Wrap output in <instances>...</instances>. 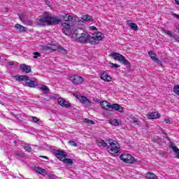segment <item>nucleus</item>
<instances>
[{
  "label": "nucleus",
  "instance_id": "1",
  "mask_svg": "<svg viewBox=\"0 0 179 179\" xmlns=\"http://www.w3.org/2000/svg\"><path fill=\"white\" fill-rule=\"evenodd\" d=\"M62 20L57 16H52L50 12H45L38 20L39 26H51L52 24H59Z\"/></svg>",
  "mask_w": 179,
  "mask_h": 179
},
{
  "label": "nucleus",
  "instance_id": "2",
  "mask_svg": "<svg viewBox=\"0 0 179 179\" xmlns=\"http://www.w3.org/2000/svg\"><path fill=\"white\" fill-rule=\"evenodd\" d=\"M73 38L75 39L78 43H80L81 44H87L89 43L90 44L91 36L87 33V31L83 30L82 28H76L74 29L73 33Z\"/></svg>",
  "mask_w": 179,
  "mask_h": 179
},
{
  "label": "nucleus",
  "instance_id": "3",
  "mask_svg": "<svg viewBox=\"0 0 179 179\" xmlns=\"http://www.w3.org/2000/svg\"><path fill=\"white\" fill-rule=\"evenodd\" d=\"M101 107L103 108V110H106V111H118V113H124V108L120 106L118 103H113L111 105L107 101H103L101 102Z\"/></svg>",
  "mask_w": 179,
  "mask_h": 179
},
{
  "label": "nucleus",
  "instance_id": "4",
  "mask_svg": "<svg viewBox=\"0 0 179 179\" xmlns=\"http://www.w3.org/2000/svg\"><path fill=\"white\" fill-rule=\"evenodd\" d=\"M107 142L110 145L107 148L108 153H110V155H120V144L111 138L108 139Z\"/></svg>",
  "mask_w": 179,
  "mask_h": 179
},
{
  "label": "nucleus",
  "instance_id": "5",
  "mask_svg": "<svg viewBox=\"0 0 179 179\" xmlns=\"http://www.w3.org/2000/svg\"><path fill=\"white\" fill-rule=\"evenodd\" d=\"M14 78L18 82L26 80L28 87H36L37 86V79L34 78L33 80H30L29 76H15Z\"/></svg>",
  "mask_w": 179,
  "mask_h": 179
},
{
  "label": "nucleus",
  "instance_id": "6",
  "mask_svg": "<svg viewBox=\"0 0 179 179\" xmlns=\"http://www.w3.org/2000/svg\"><path fill=\"white\" fill-rule=\"evenodd\" d=\"M110 57H112V58L114 59L115 61H119V62H122V64H124V65H125L127 68H131V62H129V61H128V59L125 58V56L117 52H115L113 53H111Z\"/></svg>",
  "mask_w": 179,
  "mask_h": 179
},
{
  "label": "nucleus",
  "instance_id": "7",
  "mask_svg": "<svg viewBox=\"0 0 179 179\" xmlns=\"http://www.w3.org/2000/svg\"><path fill=\"white\" fill-rule=\"evenodd\" d=\"M104 38V34L101 32L94 33L91 36L90 44L96 45L99 44V41H101Z\"/></svg>",
  "mask_w": 179,
  "mask_h": 179
},
{
  "label": "nucleus",
  "instance_id": "8",
  "mask_svg": "<svg viewBox=\"0 0 179 179\" xmlns=\"http://www.w3.org/2000/svg\"><path fill=\"white\" fill-rule=\"evenodd\" d=\"M63 29L62 31L66 36H73V31H75V27L73 24H71L68 22L62 23Z\"/></svg>",
  "mask_w": 179,
  "mask_h": 179
},
{
  "label": "nucleus",
  "instance_id": "9",
  "mask_svg": "<svg viewBox=\"0 0 179 179\" xmlns=\"http://www.w3.org/2000/svg\"><path fill=\"white\" fill-rule=\"evenodd\" d=\"M70 80L73 83V85H82L84 82V79L82 76L78 75L70 76Z\"/></svg>",
  "mask_w": 179,
  "mask_h": 179
},
{
  "label": "nucleus",
  "instance_id": "10",
  "mask_svg": "<svg viewBox=\"0 0 179 179\" xmlns=\"http://www.w3.org/2000/svg\"><path fill=\"white\" fill-rule=\"evenodd\" d=\"M55 156H56L57 159H59L60 162H63L64 159L66 158V156H68V154L62 150H58L55 152Z\"/></svg>",
  "mask_w": 179,
  "mask_h": 179
},
{
  "label": "nucleus",
  "instance_id": "11",
  "mask_svg": "<svg viewBox=\"0 0 179 179\" xmlns=\"http://www.w3.org/2000/svg\"><path fill=\"white\" fill-rule=\"evenodd\" d=\"M76 99L80 101V103H83V104H86L87 107H90L92 106V103L90 102V100L87 99V97L85 96H79L78 94L76 95Z\"/></svg>",
  "mask_w": 179,
  "mask_h": 179
},
{
  "label": "nucleus",
  "instance_id": "12",
  "mask_svg": "<svg viewBox=\"0 0 179 179\" xmlns=\"http://www.w3.org/2000/svg\"><path fill=\"white\" fill-rule=\"evenodd\" d=\"M148 55L152 59V61H155L159 66H163V63L162 61H160L157 57H156L157 55L154 51H150L148 52Z\"/></svg>",
  "mask_w": 179,
  "mask_h": 179
},
{
  "label": "nucleus",
  "instance_id": "13",
  "mask_svg": "<svg viewBox=\"0 0 179 179\" xmlns=\"http://www.w3.org/2000/svg\"><path fill=\"white\" fill-rule=\"evenodd\" d=\"M57 101L62 107H64L65 108H71V103L65 100L64 98H58Z\"/></svg>",
  "mask_w": 179,
  "mask_h": 179
},
{
  "label": "nucleus",
  "instance_id": "14",
  "mask_svg": "<svg viewBox=\"0 0 179 179\" xmlns=\"http://www.w3.org/2000/svg\"><path fill=\"white\" fill-rule=\"evenodd\" d=\"M100 78L101 80H104V82H111V76L107 73L106 71H103L100 74Z\"/></svg>",
  "mask_w": 179,
  "mask_h": 179
},
{
  "label": "nucleus",
  "instance_id": "15",
  "mask_svg": "<svg viewBox=\"0 0 179 179\" xmlns=\"http://www.w3.org/2000/svg\"><path fill=\"white\" fill-rule=\"evenodd\" d=\"M20 69L23 73H30L31 72V68L27 64H21Z\"/></svg>",
  "mask_w": 179,
  "mask_h": 179
},
{
  "label": "nucleus",
  "instance_id": "16",
  "mask_svg": "<svg viewBox=\"0 0 179 179\" xmlns=\"http://www.w3.org/2000/svg\"><path fill=\"white\" fill-rule=\"evenodd\" d=\"M159 117H161V115L157 112H152L147 114V118H148V120H157Z\"/></svg>",
  "mask_w": 179,
  "mask_h": 179
},
{
  "label": "nucleus",
  "instance_id": "17",
  "mask_svg": "<svg viewBox=\"0 0 179 179\" xmlns=\"http://www.w3.org/2000/svg\"><path fill=\"white\" fill-rule=\"evenodd\" d=\"M136 162V159L135 157H131V155H128L126 161H124V163H127V164H134Z\"/></svg>",
  "mask_w": 179,
  "mask_h": 179
},
{
  "label": "nucleus",
  "instance_id": "18",
  "mask_svg": "<svg viewBox=\"0 0 179 179\" xmlns=\"http://www.w3.org/2000/svg\"><path fill=\"white\" fill-rule=\"evenodd\" d=\"M62 19L64 22H71V20H73V17H72V15H69V14H64L62 15Z\"/></svg>",
  "mask_w": 179,
  "mask_h": 179
},
{
  "label": "nucleus",
  "instance_id": "19",
  "mask_svg": "<svg viewBox=\"0 0 179 179\" xmlns=\"http://www.w3.org/2000/svg\"><path fill=\"white\" fill-rule=\"evenodd\" d=\"M40 90H42L43 92V94H48V93L50 92V88L47 87V85H39Z\"/></svg>",
  "mask_w": 179,
  "mask_h": 179
},
{
  "label": "nucleus",
  "instance_id": "20",
  "mask_svg": "<svg viewBox=\"0 0 179 179\" xmlns=\"http://www.w3.org/2000/svg\"><path fill=\"white\" fill-rule=\"evenodd\" d=\"M171 148L175 152V154L176 155L177 159H179V149L177 146L174 145L173 143H171Z\"/></svg>",
  "mask_w": 179,
  "mask_h": 179
},
{
  "label": "nucleus",
  "instance_id": "21",
  "mask_svg": "<svg viewBox=\"0 0 179 179\" xmlns=\"http://www.w3.org/2000/svg\"><path fill=\"white\" fill-rule=\"evenodd\" d=\"M34 171H36V173H38V174H41L42 176H44V174H45V173H47L45 169H43L38 166H35Z\"/></svg>",
  "mask_w": 179,
  "mask_h": 179
},
{
  "label": "nucleus",
  "instance_id": "22",
  "mask_svg": "<svg viewBox=\"0 0 179 179\" xmlns=\"http://www.w3.org/2000/svg\"><path fill=\"white\" fill-rule=\"evenodd\" d=\"M82 19L83 22H94V20H93V17L89 15H83Z\"/></svg>",
  "mask_w": 179,
  "mask_h": 179
},
{
  "label": "nucleus",
  "instance_id": "23",
  "mask_svg": "<svg viewBox=\"0 0 179 179\" xmlns=\"http://www.w3.org/2000/svg\"><path fill=\"white\" fill-rule=\"evenodd\" d=\"M15 28L17 29V30H20V31H22V32L27 31V28H26L25 27H23L20 24H16L15 25Z\"/></svg>",
  "mask_w": 179,
  "mask_h": 179
},
{
  "label": "nucleus",
  "instance_id": "24",
  "mask_svg": "<svg viewBox=\"0 0 179 179\" xmlns=\"http://www.w3.org/2000/svg\"><path fill=\"white\" fill-rule=\"evenodd\" d=\"M96 143L99 146H102L103 148H107V143L101 138L96 140Z\"/></svg>",
  "mask_w": 179,
  "mask_h": 179
},
{
  "label": "nucleus",
  "instance_id": "25",
  "mask_svg": "<svg viewBox=\"0 0 179 179\" xmlns=\"http://www.w3.org/2000/svg\"><path fill=\"white\" fill-rule=\"evenodd\" d=\"M147 178L148 179H157V176L151 172H148L147 175Z\"/></svg>",
  "mask_w": 179,
  "mask_h": 179
},
{
  "label": "nucleus",
  "instance_id": "26",
  "mask_svg": "<svg viewBox=\"0 0 179 179\" xmlns=\"http://www.w3.org/2000/svg\"><path fill=\"white\" fill-rule=\"evenodd\" d=\"M129 27H131V30H134V31H138V25L134 22L129 24Z\"/></svg>",
  "mask_w": 179,
  "mask_h": 179
},
{
  "label": "nucleus",
  "instance_id": "27",
  "mask_svg": "<svg viewBox=\"0 0 179 179\" xmlns=\"http://www.w3.org/2000/svg\"><path fill=\"white\" fill-rule=\"evenodd\" d=\"M15 155L16 156V157L19 158H23L24 157V153L22 152V151H15Z\"/></svg>",
  "mask_w": 179,
  "mask_h": 179
},
{
  "label": "nucleus",
  "instance_id": "28",
  "mask_svg": "<svg viewBox=\"0 0 179 179\" xmlns=\"http://www.w3.org/2000/svg\"><path fill=\"white\" fill-rule=\"evenodd\" d=\"M57 51L59 52H61V54H68V51L66 50V49L61 46L57 47Z\"/></svg>",
  "mask_w": 179,
  "mask_h": 179
},
{
  "label": "nucleus",
  "instance_id": "29",
  "mask_svg": "<svg viewBox=\"0 0 179 179\" xmlns=\"http://www.w3.org/2000/svg\"><path fill=\"white\" fill-rule=\"evenodd\" d=\"M63 162H64L66 164H70V166H72V164H73V161H72V159L71 158H65L63 159Z\"/></svg>",
  "mask_w": 179,
  "mask_h": 179
},
{
  "label": "nucleus",
  "instance_id": "30",
  "mask_svg": "<svg viewBox=\"0 0 179 179\" xmlns=\"http://www.w3.org/2000/svg\"><path fill=\"white\" fill-rule=\"evenodd\" d=\"M173 93H175V94H177V96H179V85H176L175 86H173Z\"/></svg>",
  "mask_w": 179,
  "mask_h": 179
},
{
  "label": "nucleus",
  "instance_id": "31",
  "mask_svg": "<svg viewBox=\"0 0 179 179\" xmlns=\"http://www.w3.org/2000/svg\"><path fill=\"white\" fill-rule=\"evenodd\" d=\"M84 122L85 124H88V125H94V121L92 120H90V119H87V118H85L84 120Z\"/></svg>",
  "mask_w": 179,
  "mask_h": 179
},
{
  "label": "nucleus",
  "instance_id": "32",
  "mask_svg": "<svg viewBox=\"0 0 179 179\" xmlns=\"http://www.w3.org/2000/svg\"><path fill=\"white\" fill-rule=\"evenodd\" d=\"M110 122L112 125H114L115 127L120 126V122H118V120H117V119H113L110 120Z\"/></svg>",
  "mask_w": 179,
  "mask_h": 179
},
{
  "label": "nucleus",
  "instance_id": "33",
  "mask_svg": "<svg viewBox=\"0 0 179 179\" xmlns=\"http://www.w3.org/2000/svg\"><path fill=\"white\" fill-rule=\"evenodd\" d=\"M128 157V154H122L120 155V160H122V162H124V163H125V161L127 160V157Z\"/></svg>",
  "mask_w": 179,
  "mask_h": 179
},
{
  "label": "nucleus",
  "instance_id": "34",
  "mask_svg": "<svg viewBox=\"0 0 179 179\" xmlns=\"http://www.w3.org/2000/svg\"><path fill=\"white\" fill-rule=\"evenodd\" d=\"M32 54L34 55V59H37L38 57H41V54L38 52H34Z\"/></svg>",
  "mask_w": 179,
  "mask_h": 179
},
{
  "label": "nucleus",
  "instance_id": "35",
  "mask_svg": "<svg viewBox=\"0 0 179 179\" xmlns=\"http://www.w3.org/2000/svg\"><path fill=\"white\" fill-rule=\"evenodd\" d=\"M69 144L70 145V146H73V148H78V143H76L73 141H69Z\"/></svg>",
  "mask_w": 179,
  "mask_h": 179
},
{
  "label": "nucleus",
  "instance_id": "36",
  "mask_svg": "<svg viewBox=\"0 0 179 179\" xmlns=\"http://www.w3.org/2000/svg\"><path fill=\"white\" fill-rule=\"evenodd\" d=\"M164 33L169 37H174V36H173V32H171V31L166 30L164 31Z\"/></svg>",
  "mask_w": 179,
  "mask_h": 179
},
{
  "label": "nucleus",
  "instance_id": "37",
  "mask_svg": "<svg viewBox=\"0 0 179 179\" xmlns=\"http://www.w3.org/2000/svg\"><path fill=\"white\" fill-rule=\"evenodd\" d=\"M24 149L26 150V152H31V147L29 145H24Z\"/></svg>",
  "mask_w": 179,
  "mask_h": 179
},
{
  "label": "nucleus",
  "instance_id": "38",
  "mask_svg": "<svg viewBox=\"0 0 179 179\" xmlns=\"http://www.w3.org/2000/svg\"><path fill=\"white\" fill-rule=\"evenodd\" d=\"M111 68H120V64L110 63Z\"/></svg>",
  "mask_w": 179,
  "mask_h": 179
},
{
  "label": "nucleus",
  "instance_id": "39",
  "mask_svg": "<svg viewBox=\"0 0 179 179\" xmlns=\"http://www.w3.org/2000/svg\"><path fill=\"white\" fill-rule=\"evenodd\" d=\"M32 120L34 121V122H38V121H40V120L38 118H37V117H32Z\"/></svg>",
  "mask_w": 179,
  "mask_h": 179
},
{
  "label": "nucleus",
  "instance_id": "40",
  "mask_svg": "<svg viewBox=\"0 0 179 179\" xmlns=\"http://www.w3.org/2000/svg\"><path fill=\"white\" fill-rule=\"evenodd\" d=\"M162 134H163V135H164V138H165L166 139H167V138H169V137L167 136V132L163 131H162Z\"/></svg>",
  "mask_w": 179,
  "mask_h": 179
},
{
  "label": "nucleus",
  "instance_id": "41",
  "mask_svg": "<svg viewBox=\"0 0 179 179\" xmlns=\"http://www.w3.org/2000/svg\"><path fill=\"white\" fill-rule=\"evenodd\" d=\"M172 16H173L174 17H177V19L179 20V15L178 14L172 13Z\"/></svg>",
  "mask_w": 179,
  "mask_h": 179
},
{
  "label": "nucleus",
  "instance_id": "42",
  "mask_svg": "<svg viewBox=\"0 0 179 179\" xmlns=\"http://www.w3.org/2000/svg\"><path fill=\"white\" fill-rule=\"evenodd\" d=\"M40 157H41V159H45L46 160H48V157L47 156L41 155Z\"/></svg>",
  "mask_w": 179,
  "mask_h": 179
},
{
  "label": "nucleus",
  "instance_id": "43",
  "mask_svg": "<svg viewBox=\"0 0 179 179\" xmlns=\"http://www.w3.org/2000/svg\"><path fill=\"white\" fill-rule=\"evenodd\" d=\"M90 29L91 30H97V28L94 26H92V27H90Z\"/></svg>",
  "mask_w": 179,
  "mask_h": 179
},
{
  "label": "nucleus",
  "instance_id": "44",
  "mask_svg": "<svg viewBox=\"0 0 179 179\" xmlns=\"http://www.w3.org/2000/svg\"><path fill=\"white\" fill-rule=\"evenodd\" d=\"M8 65H10V66L15 65V63L13 62H8Z\"/></svg>",
  "mask_w": 179,
  "mask_h": 179
},
{
  "label": "nucleus",
  "instance_id": "45",
  "mask_svg": "<svg viewBox=\"0 0 179 179\" xmlns=\"http://www.w3.org/2000/svg\"><path fill=\"white\" fill-rule=\"evenodd\" d=\"M164 122L166 124H169L170 122V119H164Z\"/></svg>",
  "mask_w": 179,
  "mask_h": 179
},
{
  "label": "nucleus",
  "instance_id": "46",
  "mask_svg": "<svg viewBox=\"0 0 179 179\" xmlns=\"http://www.w3.org/2000/svg\"><path fill=\"white\" fill-rule=\"evenodd\" d=\"M175 5L179 6V1H175Z\"/></svg>",
  "mask_w": 179,
  "mask_h": 179
},
{
  "label": "nucleus",
  "instance_id": "47",
  "mask_svg": "<svg viewBox=\"0 0 179 179\" xmlns=\"http://www.w3.org/2000/svg\"><path fill=\"white\" fill-rule=\"evenodd\" d=\"M132 122H133L134 124H135V122H138V120H134L132 121Z\"/></svg>",
  "mask_w": 179,
  "mask_h": 179
},
{
  "label": "nucleus",
  "instance_id": "48",
  "mask_svg": "<svg viewBox=\"0 0 179 179\" xmlns=\"http://www.w3.org/2000/svg\"><path fill=\"white\" fill-rule=\"evenodd\" d=\"M20 19H21V20H22V19H23V15H20Z\"/></svg>",
  "mask_w": 179,
  "mask_h": 179
},
{
  "label": "nucleus",
  "instance_id": "49",
  "mask_svg": "<svg viewBox=\"0 0 179 179\" xmlns=\"http://www.w3.org/2000/svg\"><path fill=\"white\" fill-rule=\"evenodd\" d=\"M0 59H1V57H0Z\"/></svg>",
  "mask_w": 179,
  "mask_h": 179
}]
</instances>
